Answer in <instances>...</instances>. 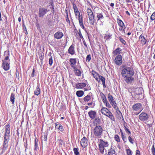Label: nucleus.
<instances>
[{"label": "nucleus", "mask_w": 155, "mask_h": 155, "mask_svg": "<svg viewBox=\"0 0 155 155\" xmlns=\"http://www.w3.org/2000/svg\"><path fill=\"white\" fill-rule=\"evenodd\" d=\"M120 68H123L121 71V74L124 81L127 84H131L134 80L133 77L134 74V71L133 68L131 67H126L123 65Z\"/></svg>", "instance_id": "1"}, {"label": "nucleus", "mask_w": 155, "mask_h": 155, "mask_svg": "<svg viewBox=\"0 0 155 155\" xmlns=\"http://www.w3.org/2000/svg\"><path fill=\"white\" fill-rule=\"evenodd\" d=\"M10 126L9 124L8 123L5 125V132L4 134V142L3 143V145L8 146V142L10 137Z\"/></svg>", "instance_id": "2"}, {"label": "nucleus", "mask_w": 155, "mask_h": 155, "mask_svg": "<svg viewBox=\"0 0 155 155\" xmlns=\"http://www.w3.org/2000/svg\"><path fill=\"white\" fill-rule=\"evenodd\" d=\"M103 130V129L101 126H96L93 130L94 134L97 138H100L102 136Z\"/></svg>", "instance_id": "3"}, {"label": "nucleus", "mask_w": 155, "mask_h": 155, "mask_svg": "<svg viewBox=\"0 0 155 155\" xmlns=\"http://www.w3.org/2000/svg\"><path fill=\"white\" fill-rule=\"evenodd\" d=\"M93 10L94 13L97 15V21L104 18L103 13L102 12V11L101 9L96 7L94 8Z\"/></svg>", "instance_id": "4"}, {"label": "nucleus", "mask_w": 155, "mask_h": 155, "mask_svg": "<svg viewBox=\"0 0 155 155\" xmlns=\"http://www.w3.org/2000/svg\"><path fill=\"white\" fill-rule=\"evenodd\" d=\"M49 11V10L47 8L44 7L40 8L38 14L39 17L40 18H43Z\"/></svg>", "instance_id": "5"}, {"label": "nucleus", "mask_w": 155, "mask_h": 155, "mask_svg": "<svg viewBox=\"0 0 155 155\" xmlns=\"http://www.w3.org/2000/svg\"><path fill=\"white\" fill-rule=\"evenodd\" d=\"M149 115L145 112H142L139 116V118L142 121H146L148 120Z\"/></svg>", "instance_id": "6"}, {"label": "nucleus", "mask_w": 155, "mask_h": 155, "mask_svg": "<svg viewBox=\"0 0 155 155\" xmlns=\"http://www.w3.org/2000/svg\"><path fill=\"white\" fill-rule=\"evenodd\" d=\"M115 63L119 66L122 63V56L120 54H118L114 59Z\"/></svg>", "instance_id": "7"}, {"label": "nucleus", "mask_w": 155, "mask_h": 155, "mask_svg": "<svg viewBox=\"0 0 155 155\" xmlns=\"http://www.w3.org/2000/svg\"><path fill=\"white\" fill-rule=\"evenodd\" d=\"M73 7L74 10V12L75 14V15L76 16L78 17V19L79 20V18H83V16L82 15H80V12L78 11V8L77 7V6L75 5L73 3Z\"/></svg>", "instance_id": "8"}, {"label": "nucleus", "mask_w": 155, "mask_h": 155, "mask_svg": "<svg viewBox=\"0 0 155 155\" xmlns=\"http://www.w3.org/2000/svg\"><path fill=\"white\" fill-rule=\"evenodd\" d=\"M9 53V51H5L4 52V56H5V59L2 60V62H10Z\"/></svg>", "instance_id": "9"}, {"label": "nucleus", "mask_w": 155, "mask_h": 155, "mask_svg": "<svg viewBox=\"0 0 155 155\" xmlns=\"http://www.w3.org/2000/svg\"><path fill=\"white\" fill-rule=\"evenodd\" d=\"M10 62H2V67L5 71H7L9 69Z\"/></svg>", "instance_id": "10"}, {"label": "nucleus", "mask_w": 155, "mask_h": 155, "mask_svg": "<svg viewBox=\"0 0 155 155\" xmlns=\"http://www.w3.org/2000/svg\"><path fill=\"white\" fill-rule=\"evenodd\" d=\"M96 114V111L94 110H91L88 113L89 117L92 119H94L95 118Z\"/></svg>", "instance_id": "11"}, {"label": "nucleus", "mask_w": 155, "mask_h": 155, "mask_svg": "<svg viewBox=\"0 0 155 155\" xmlns=\"http://www.w3.org/2000/svg\"><path fill=\"white\" fill-rule=\"evenodd\" d=\"M87 140L86 138L84 137L81 140V146L84 147L87 145Z\"/></svg>", "instance_id": "12"}, {"label": "nucleus", "mask_w": 155, "mask_h": 155, "mask_svg": "<svg viewBox=\"0 0 155 155\" xmlns=\"http://www.w3.org/2000/svg\"><path fill=\"white\" fill-rule=\"evenodd\" d=\"M89 20V23L90 25H94L95 22L96 21V20L94 18V14L91 15V16L88 17Z\"/></svg>", "instance_id": "13"}, {"label": "nucleus", "mask_w": 155, "mask_h": 155, "mask_svg": "<svg viewBox=\"0 0 155 155\" xmlns=\"http://www.w3.org/2000/svg\"><path fill=\"white\" fill-rule=\"evenodd\" d=\"M86 84L84 83H81L76 84H75V88L77 89H82L86 85Z\"/></svg>", "instance_id": "14"}, {"label": "nucleus", "mask_w": 155, "mask_h": 155, "mask_svg": "<svg viewBox=\"0 0 155 155\" xmlns=\"http://www.w3.org/2000/svg\"><path fill=\"white\" fill-rule=\"evenodd\" d=\"M68 52L69 53L72 55H73L75 54L74 45H72L68 49Z\"/></svg>", "instance_id": "15"}, {"label": "nucleus", "mask_w": 155, "mask_h": 155, "mask_svg": "<svg viewBox=\"0 0 155 155\" xmlns=\"http://www.w3.org/2000/svg\"><path fill=\"white\" fill-rule=\"evenodd\" d=\"M99 140L100 141V143L99 144V145L103 147L104 148L108 146V143L107 142L104 141L102 139H100Z\"/></svg>", "instance_id": "16"}, {"label": "nucleus", "mask_w": 155, "mask_h": 155, "mask_svg": "<svg viewBox=\"0 0 155 155\" xmlns=\"http://www.w3.org/2000/svg\"><path fill=\"white\" fill-rule=\"evenodd\" d=\"M142 105L140 103H137L133 106L132 108L134 110H137L140 109H141Z\"/></svg>", "instance_id": "17"}, {"label": "nucleus", "mask_w": 155, "mask_h": 155, "mask_svg": "<svg viewBox=\"0 0 155 155\" xmlns=\"http://www.w3.org/2000/svg\"><path fill=\"white\" fill-rule=\"evenodd\" d=\"M63 36V33L61 32L58 31L54 35V37L57 39H59L61 38Z\"/></svg>", "instance_id": "18"}, {"label": "nucleus", "mask_w": 155, "mask_h": 155, "mask_svg": "<svg viewBox=\"0 0 155 155\" xmlns=\"http://www.w3.org/2000/svg\"><path fill=\"white\" fill-rule=\"evenodd\" d=\"M142 93H135L134 94V97L135 100H141L142 99Z\"/></svg>", "instance_id": "19"}, {"label": "nucleus", "mask_w": 155, "mask_h": 155, "mask_svg": "<svg viewBox=\"0 0 155 155\" xmlns=\"http://www.w3.org/2000/svg\"><path fill=\"white\" fill-rule=\"evenodd\" d=\"M104 115L109 117L111 120L115 121V118L111 112L110 111L108 112H107V113L106 114V115Z\"/></svg>", "instance_id": "20"}, {"label": "nucleus", "mask_w": 155, "mask_h": 155, "mask_svg": "<svg viewBox=\"0 0 155 155\" xmlns=\"http://www.w3.org/2000/svg\"><path fill=\"white\" fill-rule=\"evenodd\" d=\"M55 127L56 128L58 129L60 131L62 132L64 130L62 126L58 122H56L55 123Z\"/></svg>", "instance_id": "21"}, {"label": "nucleus", "mask_w": 155, "mask_h": 155, "mask_svg": "<svg viewBox=\"0 0 155 155\" xmlns=\"http://www.w3.org/2000/svg\"><path fill=\"white\" fill-rule=\"evenodd\" d=\"M92 73L93 75L95 78V79L98 82L100 81L98 80L99 79V76H100V75L98 74L95 71H94V70H92Z\"/></svg>", "instance_id": "22"}, {"label": "nucleus", "mask_w": 155, "mask_h": 155, "mask_svg": "<svg viewBox=\"0 0 155 155\" xmlns=\"http://www.w3.org/2000/svg\"><path fill=\"white\" fill-rule=\"evenodd\" d=\"M98 80L100 81L101 80L102 81L104 88H105L106 87L105 83V78L104 77L100 75L99 76Z\"/></svg>", "instance_id": "23"}, {"label": "nucleus", "mask_w": 155, "mask_h": 155, "mask_svg": "<svg viewBox=\"0 0 155 155\" xmlns=\"http://www.w3.org/2000/svg\"><path fill=\"white\" fill-rule=\"evenodd\" d=\"M121 51L122 49L120 48H118L113 51V54L114 56L116 55L117 54H119Z\"/></svg>", "instance_id": "24"}, {"label": "nucleus", "mask_w": 155, "mask_h": 155, "mask_svg": "<svg viewBox=\"0 0 155 155\" xmlns=\"http://www.w3.org/2000/svg\"><path fill=\"white\" fill-rule=\"evenodd\" d=\"M93 123L94 125L98 126L101 123V119L99 117L96 118H95Z\"/></svg>", "instance_id": "25"}, {"label": "nucleus", "mask_w": 155, "mask_h": 155, "mask_svg": "<svg viewBox=\"0 0 155 155\" xmlns=\"http://www.w3.org/2000/svg\"><path fill=\"white\" fill-rule=\"evenodd\" d=\"M139 39L140 40L142 44L145 45L146 43V39L144 36L141 34L139 37Z\"/></svg>", "instance_id": "26"}, {"label": "nucleus", "mask_w": 155, "mask_h": 155, "mask_svg": "<svg viewBox=\"0 0 155 155\" xmlns=\"http://www.w3.org/2000/svg\"><path fill=\"white\" fill-rule=\"evenodd\" d=\"M40 93L41 90L39 86L38 85L36 89L34 91V94L35 95L38 96L40 94Z\"/></svg>", "instance_id": "27"}, {"label": "nucleus", "mask_w": 155, "mask_h": 155, "mask_svg": "<svg viewBox=\"0 0 155 155\" xmlns=\"http://www.w3.org/2000/svg\"><path fill=\"white\" fill-rule=\"evenodd\" d=\"M109 111V110L107 108L103 107L101 110V112L104 115H106V114Z\"/></svg>", "instance_id": "28"}, {"label": "nucleus", "mask_w": 155, "mask_h": 155, "mask_svg": "<svg viewBox=\"0 0 155 155\" xmlns=\"http://www.w3.org/2000/svg\"><path fill=\"white\" fill-rule=\"evenodd\" d=\"M112 146H111V148L109 149L108 150L109 151L108 152V155H112L113 154H115V150L114 149L112 148Z\"/></svg>", "instance_id": "29"}, {"label": "nucleus", "mask_w": 155, "mask_h": 155, "mask_svg": "<svg viewBox=\"0 0 155 155\" xmlns=\"http://www.w3.org/2000/svg\"><path fill=\"white\" fill-rule=\"evenodd\" d=\"M84 92L82 91H77L76 92V94L78 97H81L84 95Z\"/></svg>", "instance_id": "30"}, {"label": "nucleus", "mask_w": 155, "mask_h": 155, "mask_svg": "<svg viewBox=\"0 0 155 155\" xmlns=\"http://www.w3.org/2000/svg\"><path fill=\"white\" fill-rule=\"evenodd\" d=\"M79 22L80 26L84 29H85V28L84 26L83 23V19L81 18H79Z\"/></svg>", "instance_id": "31"}, {"label": "nucleus", "mask_w": 155, "mask_h": 155, "mask_svg": "<svg viewBox=\"0 0 155 155\" xmlns=\"http://www.w3.org/2000/svg\"><path fill=\"white\" fill-rule=\"evenodd\" d=\"M113 106V107L116 109V110H117L119 111V112L121 113V112L119 110L117 106V104L115 103V101H113V102H112V103H110Z\"/></svg>", "instance_id": "32"}, {"label": "nucleus", "mask_w": 155, "mask_h": 155, "mask_svg": "<svg viewBox=\"0 0 155 155\" xmlns=\"http://www.w3.org/2000/svg\"><path fill=\"white\" fill-rule=\"evenodd\" d=\"M90 94V93L84 98V101L87 102L91 99V97L90 95H89Z\"/></svg>", "instance_id": "33"}, {"label": "nucleus", "mask_w": 155, "mask_h": 155, "mask_svg": "<svg viewBox=\"0 0 155 155\" xmlns=\"http://www.w3.org/2000/svg\"><path fill=\"white\" fill-rule=\"evenodd\" d=\"M15 94L13 93H12L11 94L10 97V101L12 102V103L13 104H14L15 102Z\"/></svg>", "instance_id": "34"}, {"label": "nucleus", "mask_w": 155, "mask_h": 155, "mask_svg": "<svg viewBox=\"0 0 155 155\" xmlns=\"http://www.w3.org/2000/svg\"><path fill=\"white\" fill-rule=\"evenodd\" d=\"M108 98L110 103L115 101L114 100L112 96L110 93L108 94Z\"/></svg>", "instance_id": "35"}, {"label": "nucleus", "mask_w": 155, "mask_h": 155, "mask_svg": "<svg viewBox=\"0 0 155 155\" xmlns=\"http://www.w3.org/2000/svg\"><path fill=\"white\" fill-rule=\"evenodd\" d=\"M87 13L88 17L91 16V15H94L92 11L89 8H87Z\"/></svg>", "instance_id": "36"}, {"label": "nucleus", "mask_w": 155, "mask_h": 155, "mask_svg": "<svg viewBox=\"0 0 155 155\" xmlns=\"http://www.w3.org/2000/svg\"><path fill=\"white\" fill-rule=\"evenodd\" d=\"M38 54L39 56V58L41 60V64H42V62L44 57V53L41 52L39 53Z\"/></svg>", "instance_id": "37"}, {"label": "nucleus", "mask_w": 155, "mask_h": 155, "mask_svg": "<svg viewBox=\"0 0 155 155\" xmlns=\"http://www.w3.org/2000/svg\"><path fill=\"white\" fill-rule=\"evenodd\" d=\"M124 129H125L126 132L128 134H130L131 132H130V130H129V129L127 128L128 127H127V125H126V124H124Z\"/></svg>", "instance_id": "38"}, {"label": "nucleus", "mask_w": 155, "mask_h": 155, "mask_svg": "<svg viewBox=\"0 0 155 155\" xmlns=\"http://www.w3.org/2000/svg\"><path fill=\"white\" fill-rule=\"evenodd\" d=\"M69 61L71 63V64L73 65L75 64L77 62V61L75 58H70Z\"/></svg>", "instance_id": "39"}, {"label": "nucleus", "mask_w": 155, "mask_h": 155, "mask_svg": "<svg viewBox=\"0 0 155 155\" xmlns=\"http://www.w3.org/2000/svg\"><path fill=\"white\" fill-rule=\"evenodd\" d=\"M118 24L119 26L121 28H123L124 27V25L122 21L120 19L118 21Z\"/></svg>", "instance_id": "40"}, {"label": "nucleus", "mask_w": 155, "mask_h": 155, "mask_svg": "<svg viewBox=\"0 0 155 155\" xmlns=\"http://www.w3.org/2000/svg\"><path fill=\"white\" fill-rule=\"evenodd\" d=\"M51 52H50L48 54V55L50 56L49 61V64L50 65H51L53 63L52 57V56H51Z\"/></svg>", "instance_id": "41"}, {"label": "nucleus", "mask_w": 155, "mask_h": 155, "mask_svg": "<svg viewBox=\"0 0 155 155\" xmlns=\"http://www.w3.org/2000/svg\"><path fill=\"white\" fill-rule=\"evenodd\" d=\"M99 150H100V153L101 154H103L104 152V150L105 148L104 147H103L102 146H100L99 145Z\"/></svg>", "instance_id": "42"}, {"label": "nucleus", "mask_w": 155, "mask_h": 155, "mask_svg": "<svg viewBox=\"0 0 155 155\" xmlns=\"http://www.w3.org/2000/svg\"><path fill=\"white\" fill-rule=\"evenodd\" d=\"M38 140L36 138L35 139V150H37L38 149Z\"/></svg>", "instance_id": "43"}, {"label": "nucleus", "mask_w": 155, "mask_h": 155, "mask_svg": "<svg viewBox=\"0 0 155 155\" xmlns=\"http://www.w3.org/2000/svg\"><path fill=\"white\" fill-rule=\"evenodd\" d=\"M100 94L102 101L107 99L106 96L102 92H100Z\"/></svg>", "instance_id": "44"}, {"label": "nucleus", "mask_w": 155, "mask_h": 155, "mask_svg": "<svg viewBox=\"0 0 155 155\" xmlns=\"http://www.w3.org/2000/svg\"><path fill=\"white\" fill-rule=\"evenodd\" d=\"M73 151L75 154L76 155H79L80 153L78 151V148H74L73 149Z\"/></svg>", "instance_id": "45"}, {"label": "nucleus", "mask_w": 155, "mask_h": 155, "mask_svg": "<svg viewBox=\"0 0 155 155\" xmlns=\"http://www.w3.org/2000/svg\"><path fill=\"white\" fill-rule=\"evenodd\" d=\"M74 73L76 75L78 76H80L81 75V72L79 69L77 70V71H75Z\"/></svg>", "instance_id": "46"}, {"label": "nucleus", "mask_w": 155, "mask_h": 155, "mask_svg": "<svg viewBox=\"0 0 155 155\" xmlns=\"http://www.w3.org/2000/svg\"><path fill=\"white\" fill-rule=\"evenodd\" d=\"M154 143H153V145L151 148V151L153 155H155V148L154 147Z\"/></svg>", "instance_id": "47"}, {"label": "nucleus", "mask_w": 155, "mask_h": 155, "mask_svg": "<svg viewBox=\"0 0 155 155\" xmlns=\"http://www.w3.org/2000/svg\"><path fill=\"white\" fill-rule=\"evenodd\" d=\"M112 35H106L104 37V39L106 40H109L111 39L112 38Z\"/></svg>", "instance_id": "48"}, {"label": "nucleus", "mask_w": 155, "mask_h": 155, "mask_svg": "<svg viewBox=\"0 0 155 155\" xmlns=\"http://www.w3.org/2000/svg\"><path fill=\"white\" fill-rule=\"evenodd\" d=\"M114 139L117 142H120V137L118 135H115L114 137Z\"/></svg>", "instance_id": "49"}, {"label": "nucleus", "mask_w": 155, "mask_h": 155, "mask_svg": "<svg viewBox=\"0 0 155 155\" xmlns=\"http://www.w3.org/2000/svg\"><path fill=\"white\" fill-rule=\"evenodd\" d=\"M15 74V78H16L17 79H19V73L17 69H16Z\"/></svg>", "instance_id": "50"}, {"label": "nucleus", "mask_w": 155, "mask_h": 155, "mask_svg": "<svg viewBox=\"0 0 155 155\" xmlns=\"http://www.w3.org/2000/svg\"><path fill=\"white\" fill-rule=\"evenodd\" d=\"M91 59V55L90 54L87 55L86 58V61L87 62H89Z\"/></svg>", "instance_id": "51"}, {"label": "nucleus", "mask_w": 155, "mask_h": 155, "mask_svg": "<svg viewBox=\"0 0 155 155\" xmlns=\"http://www.w3.org/2000/svg\"><path fill=\"white\" fill-rule=\"evenodd\" d=\"M121 135L122 139L124 141V142L125 143L126 142L127 140L126 138V137L124 136V134Z\"/></svg>", "instance_id": "52"}, {"label": "nucleus", "mask_w": 155, "mask_h": 155, "mask_svg": "<svg viewBox=\"0 0 155 155\" xmlns=\"http://www.w3.org/2000/svg\"><path fill=\"white\" fill-rule=\"evenodd\" d=\"M47 135L48 134H47V133H45L44 134V137L43 140L45 141H46L47 140Z\"/></svg>", "instance_id": "53"}, {"label": "nucleus", "mask_w": 155, "mask_h": 155, "mask_svg": "<svg viewBox=\"0 0 155 155\" xmlns=\"http://www.w3.org/2000/svg\"><path fill=\"white\" fill-rule=\"evenodd\" d=\"M150 19L152 20H153L155 19V12L151 16Z\"/></svg>", "instance_id": "54"}, {"label": "nucleus", "mask_w": 155, "mask_h": 155, "mask_svg": "<svg viewBox=\"0 0 155 155\" xmlns=\"http://www.w3.org/2000/svg\"><path fill=\"white\" fill-rule=\"evenodd\" d=\"M8 145H3V147L2 149V153H3V152H4L5 150H6L7 148L8 147Z\"/></svg>", "instance_id": "55"}, {"label": "nucleus", "mask_w": 155, "mask_h": 155, "mask_svg": "<svg viewBox=\"0 0 155 155\" xmlns=\"http://www.w3.org/2000/svg\"><path fill=\"white\" fill-rule=\"evenodd\" d=\"M126 150L127 154L128 155H132V152L130 149H128L127 150Z\"/></svg>", "instance_id": "56"}, {"label": "nucleus", "mask_w": 155, "mask_h": 155, "mask_svg": "<svg viewBox=\"0 0 155 155\" xmlns=\"http://www.w3.org/2000/svg\"><path fill=\"white\" fill-rule=\"evenodd\" d=\"M128 139L129 140V141L132 144H133L134 143V140L130 136H129L128 137Z\"/></svg>", "instance_id": "57"}, {"label": "nucleus", "mask_w": 155, "mask_h": 155, "mask_svg": "<svg viewBox=\"0 0 155 155\" xmlns=\"http://www.w3.org/2000/svg\"><path fill=\"white\" fill-rule=\"evenodd\" d=\"M120 41L123 43L124 45H125L126 42V41H125L122 38H120Z\"/></svg>", "instance_id": "58"}, {"label": "nucleus", "mask_w": 155, "mask_h": 155, "mask_svg": "<svg viewBox=\"0 0 155 155\" xmlns=\"http://www.w3.org/2000/svg\"><path fill=\"white\" fill-rule=\"evenodd\" d=\"M78 34L80 36V37L82 39H84L83 36L81 34V30L80 29L79 30V32H78Z\"/></svg>", "instance_id": "59"}, {"label": "nucleus", "mask_w": 155, "mask_h": 155, "mask_svg": "<svg viewBox=\"0 0 155 155\" xmlns=\"http://www.w3.org/2000/svg\"><path fill=\"white\" fill-rule=\"evenodd\" d=\"M58 140L59 141V145H62L64 144V143L63 141L61 139H59Z\"/></svg>", "instance_id": "60"}, {"label": "nucleus", "mask_w": 155, "mask_h": 155, "mask_svg": "<svg viewBox=\"0 0 155 155\" xmlns=\"http://www.w3.org/2000/svg\"><path fill=\"white\" fill-rule=\"evenodd\" d=\"M71 67L74 69V72H75V71H77V70H78V69L74 65H71Z\"/></svg>", "instance_id": "61"}, {"label": "nucleus", "mask_w": 155, "mask_h": 155, "mask_svg": "<svg viewBox=\"0 0 155 155\" xmlns=\"http://www.w3.org/2000/svg\"><path fill=\"white\" fill-rule=\"evenodd\" d=\"M82 40H83V43L84 45L85 46V47L87 48L88 47H87V45L85 42V41L84 40V39H82Z\"/></svg>", "instance_id": "62"}, {"label": "nucleus", "mask_w": 155, "mask_h": 155, "mask_svg": "<svg viewBox=\"0 0 155 155\" xmlns=\"http://www.w3.org/2000/svg\"><path fill=\"white\" fill-rule=\"evenodd\" d=\"M105 104L107 107L108 108H110L111 107L110 105V104L108 102H107V103H106Z\"/></svg>", "instance_id": "63"}, {"label": "nucleus", "mask_w": 155, "mask_h": 155, "mask_svg": "<svg viewBox=\"0 0 155 155\" xmlns=\"http://www.w3.org/2000/svg\"><path fill=\"white\" fill-rule=\"evenodd\" d=\"M136 155H140V152L139 150H137L136 151Z\"/></svg>", "instance_id": "64"}]
</instances>
